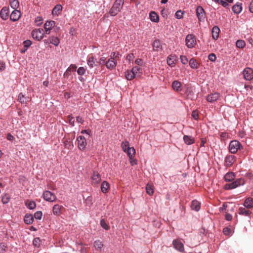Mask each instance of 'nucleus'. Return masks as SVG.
<instances>
[{"instance_id": "1", "label": "nucleus", "mask_w": 253, "mask_h": 253, "mask_svg": "<svg viewBox=\"0 0 253 253\" xmlns=\"http://www.w3.org/2000/svg\"><path fill=\"white\" fill-rule=\"evenodd\" d=\"M124 3V0H116L110 10L109 14L112 16H115L121 10Z\"/></svg>"}, {"instance_id": "2", "label": "nucleus", "mask_w": 253, "mask_h": 253, "mask_svg": "<svg viewBox=\"0 0 253 253\" xmlns=\"http://www.w3.org/2000/svg\"><path fill=\"white\" fill-rule=\"evenodd\" d=\"M241 147L242 145L239 141L232 140L229 143V151L232 154H235Z\"/></svg>"}, {"instance_id": "3", "label": "nucleus", "mask_w": 253, "mask_h": 253, "mask_svg": "<svg viewBox=\"0 0 253 253\" xmlns=\"http://www.w3.org/2000/svg\"><path fill=\"white\" fill-rule=\"evenodd\" d=\"M44 31L42 29H35L32 32V36L38 41H40L43 38Z\"/></svg>"}, {"instance_id": "4", "label": "nucleus", "mask_w": 253, "mask_h": 253, "mask_svg": "<svg viewBox=\"0 0 253 253\" xmlns=\"http://www.w3.org/2000/svg\"><path fill=\"white\" fill-rule=\"evenodd\" d=\"M186 45L188 48H193L196 44V40L193 35H188L185 39Z\"/></svg>"}, {"instance_id": "5", "label": "nucleus", "mask_w": 253, "mask_h": 253, "mask_svg": "<svg viewBox=\"0 0 253 253\" xmlns=\"http://www.w3.org/2000/svg\"><path fill=\"white\" fill-rule=\"evenodd\" d=\"M43 197L45 200L50 202H53L56 199V196L49 191H46L43 193Z\"/></svg>"}, {"instance_id": "6", "label": "nucleus", "mask_w": 253, "mask_h": 253, "mask_svg": "<svg viewBox=\"0 0 253 253\" xmlns=\"http://www.w3.org/2000/svg\"><path fill=\"white\" fill-rule=\"evenodd\" d=\"M78 147L81 150H84L86 146V142L85 137L83 136H79L77 138Z\"/></svg>"}, {"instance_id": "7", "label": "nucleus", "mask_w": 253, "mask_h": 253, "mask_svg": "<svg viewBox=\"0 0 253 253\" xmlns=\"http://www.w3.org/2000/svg\"><path fill=\"white\" fill-rule=\"evenodd\" d=\"M55 22L54 21H47L44 24V28L46 34H49L52 28L55 27Z\"/></svg>"}, {"instance_id": "8", "label": "nucleus", "mask_w": 253, "mask_h": 253, "mask_svg": "<svg viewBox=\"0 0 253 253\" xmlns=\"http://www.w3.org/2000/svg\"><path fill=\"white\" fill-rule=\"evenodd\" d=\"M244 78L245 80L250 81L253 79V70L249 68L244 69L243 72Z\"/></svg>"}, {"instance_id": "9", "label": "nucleus", "mask_w": 253, "mask_h": 253, "mask_svg": "<svg viewBox=\"0 0 253 253\" xmlns=\"http://www.w3.org/2000/svg\"><path fill=\"white\" fill-rule=\"evenodd\" d=\"M235 162V157L234 155H227L224 160V164L226 167L231 166Z\"/></svg>"}, {"instance_id": "10", "label": "nucleus", "mask_w": 253, "mask_h": 253, "mask_svg": "<svg viewBox=\"0 0 253 253\" xmlns=\"http://www.w3.org/2000/svg\"><path fill=\"white\" fill-rule=\"evenodd\" d=\"M220 95L217 92H214L209 94L207 97V100L210 103L214 102L219 98Z\"/></svg>"}, {"instance_id": "11", "label": "nucleus", "mask_w": 253, "mask_h": 253, "mask_svg": "<svg viewBox=\"0 0 253 253\" xmlns=\"http://www.w3.org/2000/svg\"><path fill=\"white\" fill-rule=\"evenodd\" d=\"M196 14L198 19L200 21L203 20L205 18V11L201 6H198L196 9Z\"/></svg>"}, {"instance_id": "12", "label": "nucleus", "mask_w": 253, "mask_h": 253, "mask_svg": "<svg viewBox=\"0 0 253 253\" xmlns=\"http://www.w3.org/2000/svg\"><path fill=\"white\" fill-rule=\"evenodd\" d=\"M21 17V12L20 11L18 10H13L10 16V19L12 21H18Z\"/></svg>"}, {"instance_id": "13", "label": "nucleus", "mask_w": 253, "mask_h": 253, "mask_svg": "<svg viewBox=\"0 0 253 253\" xmlns=\"http://www.w3.org/2000/svg\"><path fill=\"white\" fill-rule=\"evenodd\" d=\"M177 60V56L175 55H170L168 57L167 63L171 66L174 67L175 64V62Z\"/></svg>"}, {"instance_id": "14", "label": "nucleus", "mask_w": 253, "mask_h": 253, "mask_svg": "<svg viewBox=\"0 0 253 253\" xmlns=\"http://www.w3.org/2000/svg\"><path fill=\"white\" fill-rule=\"evenodd\" d=\"M174 247L180 252L184 250V246L183 244L178 240H174L172 242Z\"/></svg>"}, {"instance_id": "15", "label": "nucleus", "mask_w": 253, "mask_h": 253, "mask_svg": "<svg viewBox=\"0 0 253 253\" xmlns=\"http://www.w3.org/2000/svg\"><path fill=\"white\" fill-rule=\"evenodd\" d=\"M116 66V60L113 58H110L108 59V61L106 62V66L107 68L112 70Z\"/></svg>"}, {"instance_id": "16", "label": "nucleus", "mask_w": 253, "mask_h": 253, "mask_svg": "<svg viewBox=\"0 0 253 253\" xmlns=\"http://www.w3.org/2000/svg\"><path fill=\"white\" fill-rule=\"evenodd\" d=\"M8 9L6 7H3L0 11V16L3 20H6L8 17Z\"/></svg>"}, {"instance_id": "17", "label": "nucleus", "mask_w": 253, "mask_h": 253, "mask_svg": "<svg viewBox=\"0 0 253 253\" xmlns=\"http://www.w3.org/2000/svg\"><path fill=\"white\" fill-rule=\"evenodd\" d=\"M91 180L92 184H98L101 181V177L100 174L97 172H94L91 177Z\"/></svg>"}, {"instance_id": "18", "label": "nucleus", "mask_w": 253, "mask_h": 253, "mask_svg": "<svg viewBox=\"0 0 253 253\" xmlns=\"http://www.w3.org/2000/svg\"><path fill=\"white\" fill-rule=\"evenodd\" d=\"M172 87L173 90L176 91H180L182 89L181 84L178 81H174L172 83Z\"/></svg>"}, {"instance_id": "19", "label": "nucleus", "mask_w": 253, "mask_h": 253, "mask_svg": "<svg viewBox=\"0 0 253 253\" xmlns=\"http://www.w3.org/2000/svg\"><path fill=\"white\" fill-rule=\"evenodd\" d=\"M220 30L219 28L216 26H214L212 29L211 33L212 38L214 40H217L219 37V33Z\"/></svg>"}, {"instance_id": "20", "label": "nucleus", "mask_w": 253, "mask_h": 253, "mask_svg": "<svg viewBox=\"0 0 253 253\" xmlns=\"http://www.w3.org/2000/svg\"><path fill=\"white\" fill-rule=\"evenodd\" d=\"M183 140L184 142L187 145H191L195 142L194 137L188 135H184L183 136Z\"/></svg>"}, {"instance_id": "21", "label": "nucleus", "mask_w": 253, "mask_h": 253, "mask_svg": "<svg viewBox=\"0 0 253 253\" xmlns=\"http://www.w3.org/2000/svg\"><path fill=\"white\" fill-rule=\"evenodd\" d=\"M244 205L245 208L251 209L253 207V199L248 198L244 202Z\"/></svg>"}, {"instance_id": "22", "label": "nucleus", "mask_w": 253, "mask_h": 253, "mask_svg": "<svg viewBox=\"0 0 253 253\" xmlns=\"http://www.w3.org/2000/svg\"><path fill=\"white\" fill-rule=\"evenodd\" d=\"M191 208L193 210L199 211L200 209V203L197 200H194L191 203Z\"/></svg>"}, {"instance_id": "23", "label": "nucleus", "mask_w": 253, "mask_h": 253, "mask_svg": "<svg viewBox=\"0 0 253 253\" xmlns=\"http://www.w3.org/2000/svg\"><path fill=\"white\" fill-rule=\"evenodd\" d=\"M62 9V6L60 4L56 5L52 9V13L53 15H58Z\"/></svg>"}, {"instance_id": "24", "label": "nucleus", "mask_w": 253, "mask_h": 253, "mask_svg": "<svg viewBox=\"0 0 253 253\" xmlns=\"http://www.w3.org/2000/svg\"><path fill=\"white\" fill-rule=\"evenodd\" d=\"M63 208L62 206L59 205H55L53 207V214L56 215H58L61 213V209Z\"/></svg>"}, {"instance_id": "25", "label": "nucleus", "mask_w": 253, "mask_h": 253, "mask_svg": "<svg viewBox=\"0 0 253 253\" xmlns=\"http://www.w3.org/2000/svg\"><path fill=\"white\" fill-rule=\"evenodd\" d=\"M242 7L241 3H237L232 7V10L234 13L239 14L241 12Z\"/></svg>"}, {"instance_id": "26", "label": "nucleus", "mask_w": 253, "mask_h": 253, "mask_svg": "<svg viewBox=\"0 0 253 253\" xmlns=\"http://www.w3.org/2000/svg\"><path fill=\"white\" fill-rule=\"evenodd\" d=\"M96 59L93 56L89 57L87 60V64L88 66L92 68L95 66Z\"/></svg>"}, {"instance_id": "27", "label": "nucleus", "mask_w": 253, "mask_h": 253, "mask_svg": "<svg viewBox=\"0 0 253 253\" xmlns=\"http://www.w3.org/2000/svg\"><path fill=\"white\" fill-rule=\"evenodd\" d=\"M239 213L245 216H248L251 213V211L245 208L240 207L239 209Z\"/></svg>"}, {"instance_id": "28", "label": "nucleus", "mask_w": 253, "mask_h": 253, "mask_svg": "<svg viewBox=\"0 0 253 253\" xmlns=\"http://www.w3.org/2000/svg\"><path fill=\"white\" fill-rule=\"evenodd\" d=\"M24 222L27 224H30L33 223L34 221V217L32 214H26L24 217Z\"/></svg>"}, {"instance_id": "29", "label": "nucleus", "mask_w": 253, "mask_h": 253, "mask_svg": "<svg viewBox=\"0 0 253 253\" xmlns=\"http://www.w3.org/2000/svg\"><path fill=\"white\" fill-rule=\"evenodd\" d=\"M109 183L106 181H103L102 183L101 186V191L103 193H106L108 192V190L109 189Z\"/></svg>"}, {"instance_id": "30", "label": "nucleus", "mask_w": 253, "mask_h": 253, "mask_svg": "<svg viewBox=\"0 0 253 253\" xmlns=\"http://www.w3.org/2000/svg\"><path fill=\"white\" fill-rule=\"evenodd\" d=\"M189 66L192 69H197L199 67V64L194 58H191L189 60Z\"/></svg>"}, {"instance_id": "31", "label": "nucleus", "mask_w": 253, "mask_h": 253, "mask_svg": "<svg viewBox=\"0 0 253 253\" xmlns=\"http://www.w3.org/2000/svg\"><path fill=\"white\" fill-rule=\"evenodd\" d=\"M150 18L151 20L154 22H157L159 21V18L158 14L154 11H152L150 13Z\"/></svg>"}, {"instance_id": "32", "label": "nucleus", "mask_w": 253, "mask_h": 253, "mask_svg": "<svg viewBox=\"0 0 253 253\" xmlns=\"http://www.w3.org/2000/svg\"><path fill=\"white\" fill-rule=\"evenodd\" d=\"M50 43L57 46L60 43V40L58 38L52 36L49 38Z\"/></svg>"}, {"instance_id": "33", "label": "nucleus", "mask_w": 253, "mask_h": 253, "mask_svg": "<svg viewBox=\"0 0 253 253\" xmlns=\"http://www.w3.org/2000/svg\"><path fill=\"white\" fill-rule=\"evenodd\" d=\"M94 247L95 249L97 251H101L102 248L103 247V244L101 241L100 240L95 241L94 242Z\"/></svg>"}, {"instance_id": "34", "label": "nucleus", "mask_w": 253, "mask_h": 253, "mask_svg": "<svg viewBox=\"0 0 253 253\" xmlns=\"http://www.w3.org/2000/svg\"><path fill=\"white\" fill-rule=\"evenodd\" d=\"M29 99L28 97H25L22 93H19L18 96V100L21 103H26Z\"/></svg>"}, {"instance_id": "35", "label": "nucleus", "mask_w": 253, "mask_h": 253, "mask_svg": "<svg viewBox=\"0 0 253 253\" xmlns=\"http://www.w3.org/2000/svg\"><path fill=\"white\" fill-rule=\"evenodd\" d=\"M126 78L128 80H131L135 78L136 76L135 73L130 71H127L125 72Z\"/></svg>"}, {"instance_id": "36", "label": "nucleus", "mask_w": 253, "mask_h": 253, "mask_svg": "<svg viewBox=\"0 0 253 253\" xmlns=\"http://www.w3.org/2000/svg\"><path fill=\"white\" fill-rule=\"evenodd\" d=\"M161 44L159 40H155L153 43V47L154 50L158 51L159 49L161 48Z\"/></svg>"}, {"instance_id": "37", "label": "nucleus", "mask_w": 253, "mask_h": 253, "mask_svg": "<svg viewBox=\"0 0 253 253\" xmlns=\"http://www.w3.org/2000/svg\"><path fill=\"white\" fill-rule=\"evenodd\" d=\"M126 153L130 159H132V158L135 154V150L133 147H130L127 150Z\"/></svg>"}, {"instance_id": "38", "label": "nucleus", "mask_w": 253, "mask_h": 253, "mask_svg": "<svg viewBox=\"0 0 253 253\" xmlns=\"http://www.w3.org/2000/svg\"><path fill=\"white\" fill-rule=\"evenodd\" d=\"M26 205L28 208L31 210L34 209L36 207V204L32 201H27L26 203Z\"/></svg>"}, {"instance_id": "39", "label": "nucleus", "mask_w": 253, "mask_h": 253, "mask_svg": "<svg viewBox=\"0 0 253 253\" xmlns=\"http://www.w3.org/2000/svg\"><path fill=\"white\" fill-rule=\"evenodd\" d=\"M11 7L16 10L19 6V1L18 0H9Z\"/></svg>"}, {"instance_id": "40", "label": "nucleus", "mask_w": 253, "mask_h": 253, "mask_svg": "<svg viewBox=\"0 0 253 253\" xmlns=\"http://www.w3.org/2000/svg\"><path fill=\"white\" fill-rule=\"evenodd\" d=\"M146 192L149 195H152L154 193L153 186L151 184L148 183L146 186Z\"/></svg>"}, {"instance_id": "41", "label": "nucleus", "mask_w": 253, "mask_h": 253, "mask_svg": "<svg viewBox=\"0 0 253 253\" xmlns=\"http://www.w3.org/2000/svg\"><path fill=\"white\" fill-rule=\"evenodd\" d=\"M121 147L123 150L126 153L127 150L129 148V142L127 141L122 142Z\"/></svg>"}, {"instance_id": "42", "label": "nucleus", "mask_w": 253, "mask_h": 253, "mask_svg": "<svg viewBox=\"0 0 253 253\" xmlns=\"http://www.w3.org/2000/svg\"><path fill=\"white\" fill-rule=\"evenodd\" d=\"M234 178V174L233 172L226 173L224 176V179L226 181H230Z\"/></svg>"}, {"instance_id": "43", "label": "nucleus", "mask_w": 253, "mask_h": 253, "mask_svg": "<svg viewBox=\"0 0 253 253\" xmlns=\"http://www.w3.org/2000/svg\"><path fill=\"white\" fill-rule=\"evenodd\" d=\"M100 225L103 229L106 230L110 229V226L104 219L101 220Z\"/></svg>"}, {"instance_id": "44", "label": "nucleus", "mask_w": 253, "mask_h": 253, "mask_svg": "<svg viewBox=\"0 0 253 253\" xmlns=\"http://www.w3.org/2000/svg\"><path fill=\"white\" fill-rule=\"evenodd\" d=\"M245 42L243 40H238L236 42V45L239 48H243L245 46Z\"/></svg>"}, {"instance_id": "45", "label": "nucleus", "mask_w": 253, "mask_h": 253, "mask_svg": "<svg viewBox=\"0 0 253 253\" xmlns=\"http://www.w3.org/2000/svg\"><path fill=\"white\" fill-rule=\"evenodd\" d=\"M77 68V66L75 64H71L67 69L66 72L64 73V75L66 76L68 72L74 71L76 70Z\"/></svg>"}, {"instance_id": "46", "label": "nucleus", "mask_w": 253, "mask_h": 253, "mask_svg": "<svg viewBox=\"0 0 253 253\" xmlns=\"http://www.w3.org/2000/svg\"><path fill=\"white\" fill-rule=\"evenodd\" d=\"M237 187V185L235 181L231 182L230 183H229V184H226L225 185V187L226 189H232L233 188H235Z\"/></svg>"}, {"instance_id": "47", "label": "nucleus", "mask_w": 253, "mask_h": 253, "mask_svg": "<svg viewBox=\"0 0 253 253\" xmlns=\"http://www.w3.org/2000/svg\"><path fill=\"white\" fill-rule=\"evenodd\" d=\"M33 245L36 247H39L41 244V240L39 238H36L33 242Z\"/></svg>"}, {"instance_id": "48", "label": "nucleus", "mask_w": 253, "mask_h": 253, "mask_svg": "<svg viewBox=\"0 0 253 253\" xmlns=\"http://www.w3.org/2000/svg\"><path fill=\"white\" fill-rule=\"evenodd\" d=\"M67 119H68L69 124L72 126H75L74 118L73 116H72L71 115H68L67 117Z\"/></svg>"}, {"instance_id": "49", "label": "nucleus", "mask_w": 253, "mask_h": 253, "mask_svg": "<svg viewBox=\"0 0 253 253\" xmlns=\"http://www.w3.org/2000/svg\"><path fill=\"white\" fill-rule=\"evenodd\" d=\"M43 19L41 16L37 17L35 19V23L37 25V26H39L41 25L42 23Z\"/></svg>"}, {"instance_id": "50", "label": "nucleus", "mask_w": 253, "mask_h": 253, "mask_svg": "<svg viewBox=\"0 0 253 253\" xmlns=\"http://www.w3.org/2000/svg\"><path fill=\"white\" fill-rule=\"evenodd\" d=\"M85 72V69L83 67H80L77 70V73L79 75H83Z\"/></svg>"}, {"instance_id": "51", "label": "nucleus", "mask_w": 253, "mask_h": 253, "mask_svg": "<svg viewBox=\"0 0 253 253\" xmlns=\"http://www.w3.org/2000/svg\"><path fill=\"white\" fill-rule=\"evenodd\" d=\"M42 215V213L41 211H38L34 214V217L36 219H41Z\"/></svg>"}, {"instance_id": "52", "label": "nucleus", "mask_w": 253, "mask_h": 253, "mask_svg": "<svg viewBox=\"0 0 253 253\" xmlns=\"http://www.w3.org/2000/svg\"><path fill=\"white\" fill-rule=\"evenodd\" d=\"M180 59L183 64H186L188 62V58L186 56L181 55L180 56Z\"/></svg>"}, {"instance_id": "53", "label": "nucleus", "mask_w": 253, "mask_h": 253, "mask_svg": "<svg viewBox=\"0 0 253 253\" xmlns=\"http://www.w3.org/2000/svg\"><path fill=\"white\" fill-rule=\"evenodd\" d=\"M237 186L242 185L245 183V180L243 178H239L235 181Z\"/></svg>"}, {"instance_id": "54", "label": "nucleus", "mask_w": 253, "mask_h": 253, "mask_svg": "<svg viewBox=\"0 0 253 253\" xmlns=\"http://www.w3.org/2000/svg\"><path fill=\"white\" fill-rule=\"evenodd\" d=\"M183 13L182 12V11L178 10L176 12L175 16L177 19H181L183 17Z\"/></svg>"}, {"instance_id": "55", "label": "nucleus", "mask_w": 253, "mask_h": 253, "mask_svg": "<svg viewBox=\"0 0 253 253\" xmlns=\"http://www.w3.org/2000/svg\"><path fill=\"white\" fill-rule=\"evenodd\" d=\"M10 198L7 195H5L2 198V202L3 204H7L9 201Z\"/></svg>"}, {"instance_id": "56", "label": "nucleus", "mask_w": 253, "mask_h": 253, "mask_svg": "<svg viewBox=\"0 0 253 253\" xmlns=\"http://www.w3.org/2000/svg\"><path fill=\"white\" fill-rule=\"evenodd\" d=\"M6 246L4 243H0V253H4L6 251Z\"/></svg>"}, {"instance_id": "57", "label": "nucleus", "mask_w": 253, "mask_h": 253, "mask_svg": "<svg viewBox=\"0 0 253 253\" xmlns=\"http://www.w3.org/2000/svg\"><path fill=\"white\" fill-rule=\"evenodd\" d=\"M23 43L24 47L28 48L31 45L32 42L30 40H26V41H25Z\"/></svg>"}, {"instance_id": "58", "label": "nucleus", "mask_w": 253, "mask_h": 253, "mask_svg": "<svg viewBox=\"0 0 253 253\" xmlns=\"http://www.w3.org/2000/svg\"><path fill=\"white\" fill-rule=\"evenodd\" d=\"M216 58V56L214 53H211L209 55V59L211 61H214Z\"/></svg>"}, {"instance_id": "59", "label": "nucleus", "mask_w": 253, "mask_h": 253, "mask_svg": "<svg viewBox=\"0 0 253 253\" xmlns=\"http://www.w3.org/2000/svg\"><path fill=\"white\" fill-rule=\"evenodd\" d=\"M120 56V54L118 52H113L111 54V57L110 58H113L114 60H115L117 58H119Z\"/></svg>"}, {"instance_id": "60", "label": "nucleus", "mask_w": 253, "mask_h": 253, "mask_svg": "<svg viewBox=\"0 0 253 253\" xmlns=\"http://www.w3.org/2000/svg\"><path fill=\"white\" fill-rule=\"evenodd\" d=\"M192 116L195 120H197L199 118L198 112L196 110L193 111L192 113Z\"/></svg>"}, {"instance_id": "61", "label": "nucleus", "mask_w": 253, "mask_h": 253, "mask_svg": "<svg viewBox=\"0 0 253 253\" xmlns=\"http://www.w3.org/2000/svg\"><path fill=\"white\" fill-rule=\"evenodd\" d=\"M134 58V54L133 53H130L127 55L126 59V60H128L129 61H131L133 60Z\"/></svg>"}, {"instance_id": "62", "label": "nucleus", "mask_w": 253, "mask_h": 253, "mask_svg": "<svg viewBox=\"0 0 253 253\" xmlns=\"http://www.w3.org/2000/svg\"><path fill=\"white\" fill-rule=\"evenodd\" d=\"M230 229L227 227L224 228L223 230V232L224 235H229L230 233Z\"/></svg>"}, {"instance_id": "63", "label": "nucleus", "mask_w": 253, "mask_h": 253, "mask_svg": "<svg viewBox=\"0 0 253 253\" xmlns=\"http://www.w3.org/2000/svg\"><path fill=\"white\" fill-rule=\"evenodd\" d=\"M140 68L138 66L134 67L132 70H131L132 72H133V73H135V75H136V74L137 72L140 70Z\"/></svg>"}, {"instance_id": "64", "label": "nucleus", "mask_w": 253, "mask_h": 253, "mask_svg": "<svg viewBox=\"0 0 253 253\" xmlns=\"http://www.w3.org/2000/svg\"><path fill=\"white\" fill-rule=\"evenodd\" d=\"M76 121L78 123L82 124H83L84 122V120L80 116L77 117Z\"/></svg>"}]
</instances>
